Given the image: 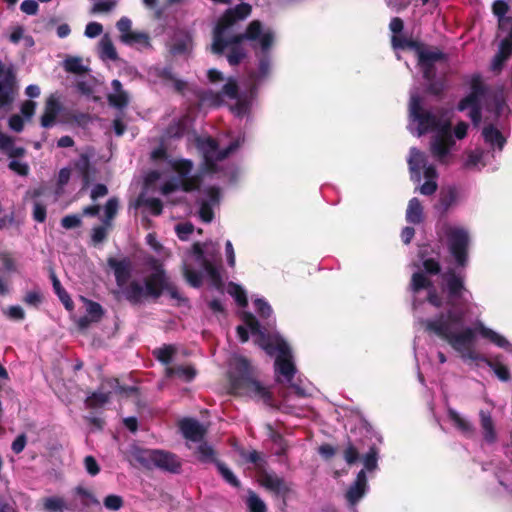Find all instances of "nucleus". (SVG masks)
Wrapping results in <instances>:
<instances>
[{"label": "nucleus", "instance_id": "36", "mask_svg": "<svg viewBox=\"0 0 512 512\" xmlns=\"http://www.w3.org/2000/svg\"><path fill=\"white\" fill-rule=\"evenodd\" d=\"M137 206L145 207L149 213L155 216L162 212V202L157 198H146L144 195H140L137 199Z\"/></svg>", "mask_w": 512, "mask_h": 512}, {"label": "nucleus", "instance_id": "21", "mask_svg": "<svg viewBox=\"0 0 512 512\" xmlns=\"http://www.w3.org/2000/svg\"><path fill=\"white\" fill-rule=\"evenodd\" d=\"M193 46L192 36L185 30H177L171 37L168 47L173 55H186Z\"/></svg>", "mask_w": 512, "mask_h": 512}, {"label": "nucleus", "instance_id": "29", "mask_svg": "<svg viewBox=\"0 0 512 512\" xmlns=\"http://www.w3.org/2000/svg\"><path fill=\"white\" fill-rule=\"evenodd\" d=\"M484 141L493 150L502 151L506 140L499 130L494 128L492 125L484 127L482 131Z\"/></svg>", "mask_w": 512, "mask_h": 512}, {"label": "nucleus", "instance_id": "59", "mask_svg": "<svg viewBox=\"0 0 512 512\" xmlns=\"http://www.w3.org/2000/svg\"><path fill=\"white\" fill-rule=\"evenodd\" d=\"M9 168L21 176H26L29 172L28 165L17 159H12L10 161Z\"/></svg>", "mask_w": 512, "mask_h": 512}, {"label": "nucleus", "instance_id": "53", "mask_svg": "<svg viewBox=\"0 0 512 512\" xmlns=\"http://www.w3.org/2000/svg\"><path fill=\"white\" fill-rule=\"evenodd\" d=\"M377 450L372 447L369 452L363 458L364 468L367 471H372L377 467Z\"/></svg>", "mask_w": 512, "mask_h": 512}, {"label": "nucleus", "instance_id": "16", "mask_svg": "<svg viewBox=\"0 0 512 512\" xmlns=\"http://www.w3.org/2000/svg\"><path fill=\"white\" fill-rule=\"evenodd\" d=\"M133 387L124 388L119 385L117 379H109L101 384V387L86 398L85 404L88 408H100L109 402L113 394L133 392Z\"/></svg>", "mask_w": 512, "mask_h": 512}, {"label": "nucleus", "instance_id": "39", "mask_svg": "<svg viewBox=\"0 0 512 512\" xmlns=\"http://www.w3.org/2000/svg\"><path fill=\"white\" fill-rule=\"evenodd\" d=\"M190 119L188 117H183L178 121L174 122L166 131V137H180L184 134L185 130L190 125Z\"/></svg>", "mask_w": 512, "mask_h": 512}, {"label": "nucleus", "instance_id": "38", "mask_svg": "<svg viewBox=\"0 0 512 512\" xmlns=\"http://www.w3.org/2000/svg\"><path fill=\"white\" fill-rule=\"evenodd\" d=\"M52 283H53V289L57 296L59 297L60 301L63 303L65 308L68 311L73 310V301L71 300L69 294L62 288L60 281L57 279V277L52 274Z\"/></svg>", "mask_w": 512, "mask_h": 512}, {"label": "nucleus", "instance_id": "4", "mask_svg": "<svg viewBox=\"0 0 512 512\" xmlns=\"http://www.w3.org/2000/svg\"><path fill=\"white\" fill-rule=\"evenodd\" d=\"M408 130L417 137L433 132L434 135L430 142L432 156L440 164L446 165L450 162L455 141L451 133L449 119L425 109L422 106V99L414 90L410 93Z\"/></svg>", "mask_w": 512, "mask_h": 512}, {"label": "nucleus", "instance_id": "19", "mask_svg": "<svg viewBox=\"0 0 512 512\" xmlns=\"http://www.w3.org/2000/svg\"><path fill=\"white\" fill-rule=\"evenodd\" d=\"M251 13V6L247 3H241L237 5L233 9H229L226 13L219 19L213 33V37L216 35L219 29H225L226 27H231L233 32L235 31V22L238 20L245 19Z\"/></svg>", "mask_w": 512, "mask_h": 512}, {"label": "nucleus", "instance_id": "9", "mask_svg": "<svg viewBox=\"0 0 512 512\" xmlns=\"http://www.w3.org/2000/svg\"><path fill=\"white\" fill-rule=\"evenodd\" d=\"M244 142V136L239 135L236 139L232 140L229 145L220 149L218 143L210 137H203L197 139V147L202 153L204 158L205 173L215 174L222 172L223 177H227L229 181L236 178L235 169L232 167H225L223 162L225 158L234 152Z\"/></svg>", "mask_w": 512, "mask_h": 512}, {"label": "nucleus", "instance_id": "5", "mask_svg": "<svg viewBox=\"0 0 512 512\" xmlns=\"http://www.w3.org/2000/svg\"><path fill=\"white\" fill-rule=\"evenodd\" d=\"M219 247L216 243H195L183 256V274L192 287H199L203 279L220 288L222 285Z\"/></svg>", "mask_w": 512, "mask_h": 512}, {"label": "nucleus", "instance_id": "62", "mask_svg": "<svg viewBox=\"0 0 512 512\" xmlns=\"http://www.w3.org/2000/svg\"><path fill=\"white\" fill-rule=\"evenodd\" d=\"M116 6L115 0H99L93 6V12H108Z\"/></svg>", "mask_w": 512, "mask_h": 512}, {"label": "nucleus", "instance_id": "64", "mask_svg": "<svg viewBox=\"0 0 512 512\" xmlns=\"http://www.w3.org/2000/svg\"><path fill=\"white\" fill-rule=\"evenodd\" d=\"M33 218L40 223L44 222L46 219V207L38 201L34 203Z\"/></svg>", "mask_w": 512, "mask_h": 512}, {"label": "nucleus", "instance_id": "48", "mask_svg": "<svg viewBox=\"0 0 512 512\" xmlns=\"http://www.w3.org/2000/svg\"><path fill=\"white\" fill-rule=\"evenodd\" d=\"M76 169L82 175L84 183L87 184L89 181V167L90 160L87 154H81L77 162L75 163Z\"/></svg>", "mask_w": 512, "mask_h": 512}, {"label": "nucleus", "instance_id": "58", "mask_svg": "<svg viewBox=\"0 0 512 512\" xmlns=\"http://www.w3.org/2000/svg\"><path fill=\"white\" fill-rule=\"evenodd\" d=\"M101 55L102 57L110 60H115L117 58L116 50L110 41L103 40L101 42Z\"/></svg>", "mask_w": 512, "mask_h": 512}, {"label": "nucleus", "instance_id": "52", "mask_svg": "<svg viewBox=\"0 0 512 512\" xmlns=\"http://www.w3.org/2000/svg\"><path fill=\"white\" fill-rule=\"evenodd\" d=\"M111 228V225H105L102 223L100 226H96L92 229V241L95 244L101 243L107 236L108 230Z\"/></svg>", "mask_w": 512, "mask_h": 512}, {"label": "nucleus", "instance_id": "18", "mask_svg": "<svg viewBox=\"0 0 512 512\" xmlns=\"http://www.w3.org/2000/svg\"><path fill=\"white\" fill-rule=\"evenodd\" d=\"M220 193L218 188L212 186L200 191L199 216L202 221L208 223L213 219V208L219 204Z\"/></svg>", "mask_w": 512, "mask_h": 512}, {"label": "nucleus", "instance_id": "35", "mask_svg": "<svg viewBox=\"0 0 512 512\" xmlns=\"http://www.w3.org/2000/svg\"><path fill=\"white\" fill-rule=\"evenodd\" d=\"M227 293L233 297L236 301V303L240 307H246L247 306V295L245 289L234 282H229L227 285Z\"/></svg>", "mask_w": 512, "mask_h": 512}, {"label": "nucleus", "instance_id": "27", "mask_svg": "<svg viewBox=\"0 0 512 512\" xmlns=\"http://www.w3.org/2000/svg\"><path fill=\"white\" fill-rule=\"evenodd\" d=\"M111 86L112 92L108 95L110 105L118 109L126 107L129 103V96L123 90L121 82L115 79L112 81Z\"/></svg>", "mask_w": 512, "mask_h": 512}, {"label": "nucleus", "instance_id": "10", "mask_svg": "<svg viewBox=\"0 0 512 512\" xmlns=\"http://www.w3.org/2000/svg\"><path fill=\"white\" fill-rule=\"evenodd\" d=\"M438 240L445 244L458 266L464 267L468 261L470 234L467 228L441 220L436 225Z\"/></svg>", "mask_w": 512, "mask_h": 512}, {"label": "nucleus", "instance_id": "46", "mask_svg": "<svg viewBox=\"0 0 512 512\" xmlns=\"http://www.w3.org/2000/svg\"><path fill=\"white\" fill-rule=\"evenodd\" d=\"M71 170L69 168H62L59 171L57 179V187L55 189V200H57L64 192V186L69 182Z\"/></svg>", "mask_w": 512, "mask_h": 512}, {"label": "nucleus", "instance_id": "31", "mask_svg": "<svg viewBox=\"0 0 512 512\" xmlns=\"http://www.w3.org/2000/svg\"><path fill=\"white\" fill-rule=\"evenodd\" d=\"M424 219L423 207L417 198H412L406 210V220L411 224H420Z\"/></svg>", "mask_w": 512, "mask_h": 512}, {"label": "nucleus", "instance_id": "28", "mask_svg": "<svg viewBox=\"0 0 512 512\" xmlns=\"http://www.w3.org/2000/svg\"><path fill=\"white\" fill-rule=\"evenodd\" d=\"M448 418L454 427L464 436L470 437L474 434V427L472 423L456 410L449 408Z\"/></svg>", "mask_w": 512, "mask_h": 512}, {"label": "nucleus", "instance_id": "3", "mask_svg": "<svg viewBox=\"0 0 512 512\" xmlns=\"http://www.w3.org/2000/svg\"><path fill=\"white\" fill-rule=\"evenodd\" d=\"M243 325L237 327V334L241 342H246L249 332L254 337L255 343L260 346L268 355H275V374L280 383L288 384L298 397L311 395L312 386L310 383L294 382L296 368L289 345L277 333H269L267 328L261 326L254 315L243 313Z\"/></svg>", "mask_w": 512, "mask_h": 512}, {"label": "nucleus", "instance_id": "23", "mask_svg": "<svg viewBox=\"0 0 512 512\" xmlns=\"http://www.w3.org/2000/svg\"><path fill=\"white\" fill-rule=\"evenodd\" d=\"M459 199V193L456 187L448 186L441 189L438 200L434 205V209L440 214L445 215L451 208H453Z\"/></svg>", "mask_w": 512, "mask_h": 512}, {"label": "nucleus", "instance_id": "61", "mask_svg": "<svg viewBox=\"0 0 512 512\" xmlns=\"http://www.w3.org/2000/svg\"><path fill=\"white\" fill-rule=\"evenodd\" d=\"M85 469L88 474L95 476L100 472V467L93 456H86L84 458Z\"/></svg>", "mask_w": 512, "mask_h": 512}, {"label": "nucleus", "instance_id": "22", "mask_svg": "<svg viewBox=\"0 0 512 512\" xmlns=\"http://www.w3.org/2000/svg\"><path fill=\"white\" fill-rule=\"evenodd\" d=\"M512 54V26L510 27L507 37L501 40L497 54L493 57L490 70L494 73H499L505 62Z\"/></svg>", "mask_w": 512, "mask_h": 512}, {"label": "nucleus", "instance_id": "30", "mask_svg": "<svg viewBox=\"0 0 512 512\" xmlns=\"http://www.w3.org/2000/svg\"><path fill=\"white\" fill-rule=\"evenodd\" d=\"M146 243L156 254V257H152L158 260L163 268V263L170 258L171 252L156 239V235L154 233H149L146 236Z\"/></svg>", "mask_w": 512, "mask_h": 512}, {"label": "nucleus", "instance_id": "25", "mask_svg": "<svg viewBox=\"0 0 512 512\" xmlns=\"http://www.w3.org/2000/svg\"><path fill=\"white\" fill-rule=\"evenodd\" d=\"M108 265L113 269L118 288H123L130 278L131 263L128 259L110 258Z\"/></svg>", "mask_w": 512, "mask_h": 512}, {"label": "nucleus", "instance_id": "6", "mask_svg": "<svg viewBox=\"0 0 512 512\" xmlns=\"http://www.w3.org/2000/svg\"><path fill=\"white\" fill-rule=\"evenodd\" d=\"M389 28L393 33L391 39L393 48L415 51L418 58V65L423 73L424 79L427 81L428 91L433 94H438L443 89V83L435 81V79L438 70L444 72L446 69L445 55L438 49L423 48L418 43L399 35L403 29V21L398 17L391 20Z\"/></svg>", "mask_w": 512, "mask_h": 512}, {"label": "nucleus", "instance_id": "54", "mask_svg": "<svg viewBox=\"0 0 512 512\" xmlns=\"http://www.w3.org/2000/svg\"><path fill=\"white\" fill-rule=\"evenodd\" d=\"M104 506L108 510L117 511L123 506V499L118 495H108L104 499Z\"/></svg>", "mask_w": 512, "mask_h": 512}, {"label": "nucleus", "instance_id": "8", "mask_svg": "<svg viewBox=\"0 0 512 512\" xmlns=\"http://www.w3.org/2000/svg\"><path fill=\"white\" fill-rule=\"evenodd\" d=\"M145 265L151 272L145 279V283L142 284L138 281H131L128 285L126 283L123 288H119L117 293L123 294L124 297L132 303L140 302L143 298L148 296L157 298L161 295L163 290L170 291L172 297L176 298L177 292L171 286L159 261L153 257H145Z\"/></svg>", "mask_w": 512, "mask_h": 512}, {"label": "nucleus", "instance_id": "33", "mask_svg": "<svg viewBox=\"0 0 512 512\" xmlns=\"http://www.w3.org/2000/svg\"><path fill=\"white\" fill-rule=\"evenodd\" d=\"M260 482L263 487L275 493H282L286 490L284 481L273 473H264Z\"/></svg>", "mask_w": 512, "mask_h": 512}, {"label": "nucleus", "instance_id": "14", "mask_svg": "<svg viewBox=\"0 0 512 512\" xmlns=\"http://www.w3.org/2000/svg\"><path fill=\"white\" fill-rule=\"evenodd\" d=\"M178 348L175 345H164L153 351V355L166 366L167 378H178L184 382L192 381L197 372L191 365H171L176 359Z\"/></svg>", "mask_w": 512, "mask_h": 512}, {"label": "nucleus", "instance_id": "63", "mask_svg": "<svg viewBox=\"0 0 512 512\" xmlns=\"http://www.w3.org/2000/svg\"><path fill=\"white\" fill-rule=\"evenodd\" d=\"M103 31V27L100 23L90 22L86 25L85 36L88 38H95L99 36Z\"/></svg>", "mask_w": 512, "mask_h": 512}, {"label": "nucleus", "instance_id": "26", "mask_svg": "<svg viewBox=\"0 0 512 512\" xmlns=\"http://www.w3.org/2000/svg\"><path fill=\"white\" fill-rule=\"evenodd\" d=\"M367 478L365 470H361L356 477L353 485L350 486L346 493V499L351 505H355L366 493Z\"/></svg>", "mask_w": 512, "mask_h": 512}, {"label": "nucleus", "instance_id": "41", "mask_svg": "<svg viewBox=\"0 0 512 512\" xmlns=\"http://www.w3.org/2000/svg\"><path fill=\"white\" fill-rule=\"evenodd\" d=\"M85 305L86 312L92 321H99L103 315V309L97 302L91 301L85 297L80 298Z\"/></svg>", "mask_w": 512, "mask_h": 512}, {"label": "nucleus", "instance_id": "20", "mask_svg": "<svg viewBox=\"0 0 512 512\" xmlns=\"http://www.w3.org/2000/svg\"><path fill=\"white\" fill-rule=\"evenodd\" d=\"M62 110L61 96L58 93H52L45 102L44 112L41 116V126L44 128L52 127L58 115Z\"/></svg>", "mask_w": 512, "mask_h": 512}, {"label": "nucleus", "instance_id": "50", "mask_svg": "<svg viewBox=\"0 0 512 512\" xmlns=\"http://www.w3.org/2000/svg\"><path fill=\"white\" fill-rule=\"evenodd\" d=\"M254 306L257 311V313L263 318V319H269L272 317L273 311L269 303L264 300L263 298H256L254 300Z\"/></svg>", "mask_w": 512, "mask_h": 512}, {"label": "nucleus", "instance_id": "49", "mask_svg": "<svg viewBox=\"0 0 512 512\" xmlns=\"http://www.w3.org/2000/svg\"><path fill=\"white\" fill-rule=\"evenodd\" d=\"M159 76L163 79L164 82H171L176 90L182 91L184 89L185 83L176 79L170 68H163L159 70Z\"/></svg>", "mask_w": 512, "mask_h": 512}, {"label": "nucleus", "instance_id": "60", "mask_svg": "<svg viewBox=\"0 0 512 512\" xmlns=\"http://www.w3.org/2000/svg\"><path fill=\"white\" fill-rule=\"evenodd\" d=\"M81 224V217L76 214L67 215L61 220V225L65 229H72L80 226Z\"/></svg>", "mask_w": 512, "mask_h": 512}, {"label": "nucleus", "instance_id": "42", "mask_svg": "<svg viewBox=\"0 0 512 512\" xmlns=\"http://www.w3.org/2000/svg\"><path fill=\"white\" fill-rule=\"evenodd\" d=\"M492 9H493V13L499 19L500 29H504L506 27V25L509 24V20L504 17L508 11L507 3L503 0H495L493 3Z\"/></svg>", "mask_w": 512, "mask_h": 512}, {"label": "nucleus", "instance_id": "47", "mask_svg": "<svg viewBox=\"0 0 512 512\" xmlns=\"http://www.w3.org/2000/svg\"><path fill=\"white\" fill-rule=\"evenodd\" d=\"M217 469L224 480L233 487H238L240 482L234 473L222 462H216Z\"/></svg>", "mask_w": 512, "mask_h": 512}, {"label": "nucleus", "instance_id": "2", "mask_svg": "<svg viewBox=\"0 0 512 512\" xmlns=\"http://www.w3.org/2000/svg\"><path fill=\"white\" fill-rule=\"evenodd\" d=\"M275 38V32L270 27L263 26L259 20L250 22L243 34L233 32L231 27L219 29L213 37L212 52L225 55L228 63L234 66L246 57L247 50L244 41H250L258 59V68L250 75V85L252 86L250 91L241 95H238L237 84L233 78L226 79L219 70L209 69L207 77L215 90H211L202 98L203 103L219 106L225 98L235 100V104L230 106L232 113L239 118L247 116L254 103L256 85L270 74V52Z\"/></svg>", "mask_w": 512, "mask_h": 512}, {"label": "nucleus", "instance_id": "44", "mask_svg": "<svg viewBox=\"0 0 512 512\" xmlns=\"http://www.w3.org/2000/svg\"><path fill=\"white\" fill-rule=\"evenodd\" d=\"M247 506L250 512H266V505L263 500L253 491H249Z\"/></svg>", "mask_w": 512, "mask_h": 512}, {"label": "nucleus", "instance_id": "43", "mask_svg": "<svg viewBox=\"0 0 512 512\" xmlns=\"http://www.w3.org/2000/svg\"><path fill=\"white\" fill-rule=\"evenodd\" d=\"M44 509L50 512H63L67 505L63 498L58 496L47 497L43 500Z\"/></svg>", "mask_w": 512, "mask_h": 512}, {"label": "nucleus", "instance_id": "37", "mask_svg": "<svg viewBox=\"0 0 512 512\" xmlns=\"http://www.w3.org/2000/svg\"><path fill=\"white\" fill-rule=\"evenodd\" d=\"M120 38L123 43L128 45H149V36L144 32L131 31L129 34H126L124 37Z\"/></svg>", "mask_w": 512, "mask_h": 512}, {"label": "nucleus", "instance_id": "11", "mask_svg": "<svg viewBox=\"0 0 512 512\" xmlns=\"http://www.w3.org/2000/svg\"><path fill=\"white\" fill-rule=\"evenodd\" d=\"M229 379L231 389L240 395L265 398L268 394L265 387L256 381L246 358L233 355L229 361Z\"/></svg>", "mask_w": 512, "mask_h": 512}, {"label": "nucleus", "instance_id": "24", "mask_svg": "<svg viewBox=\"0 0 512 512\" xmlns=\"http://www.w3.org/2000/svg\"><path fill=\"white\" fill-rule=\"evenodd\" d=\"M179 426L183 436L192 442H200L206 433V428L192 418L181 420Z\"/></svg>", "mask_w": 512, "mask_h": 512}, {"label": "nucleus", "instance_id": "45", "mask_svg": "<svg viewBox=\"0 0 512 512\" xmlns=\"http://www.w3.org/2000/svg\"><path fill=\"white\" fill-rule=\"evenodd\" d=\"M0 262L3 266L4 272H6V273L18 272L17 263L10 252L1 251L0 252Z\"/></svg>", "mask_w": 512, "mask_h": 512}, {"label": "nucleus", "instance_id": "32", "mask_svg": "<svg viewBox=\"0 0 512 512\" xmlns=\"http://www.w3.org/2000/svg\"><path fill=\"white\" fill-rule=\"evenodd\" d=\"M488 156H489V153H485L484 151L479 150V149H476L475 151H471L468 153V156L464 163V166L467 169L480 170L481 168H483L487 165V157Z\"/></svg>", "mask_w": 512, "mask_h": 512}, {"label": "nucleus", "instance_id": "57", "mask_svg": "<svg viewBox=\"0 0 512 512\" xmlns=\"http://www.w3.org/2000/svg\"><path fill=\"white\" fill-rule=\"evenodd\" d=\"M65 69L73 73H82L85 68L80 58H69L65 61Z\"/></svg>", "mask_w": 512, "mask_h": 512}, {"label": "nucleus", "instance_id": "7", "mask_svg": "<svg viewBox=\"0 0 512 512\" xmlns=\"http://www.w3.org/2000/svg\"><path fill=\"white\" fill-rule=\"evenodd\" d=\"M470 93L458 104L459 111L469 110V117L477 125L481 120L482 110L500 115L505 108V101L501 94L494 93L485 84L479 74L469 79Z\"/></svg>", "mask_w": 512, "mask_h": 512}, {"label": "nucleus", "instance_id": "13", "mask_svg": "<svg viewBox=\"0 0 512 512\" xmlns=\"http://www.w3.org/2000/svg\"><path fill=\"white\" fill-rule=\"evenodd\" d=\"M408 165L413 181L419 183L422 179V175L426 179L419 187L420 193L427 196L432 195L437 190L436 179L438 174L434 165L428 163L426 154L412 147L408 157Z\"/></svg>", "mask_w": 512, "mask_h": 512}, {"label": "nucleus", "instance_id": "40", "mask_svg": "<svg viewBox=\"0 0 512 512\" xmlns=\"http://www.w3.org/2000/svg\"><path fill=\"white\" fill-rule=\"evenodd\" d=\"M119 203L117 198H110L104 206V216L101 218L102 223L111 225V222L117 214Z\"/></svg>", "mask_w": 512, "mask_h": 512}, {"label": "nucleus", "instance_id": "55", "mask_svg": "<svg viewBox=\"0 0 512 512\" xmlns=\"http://www.w3.org/2000/svg\"><path fill=\"white\" fill-rule=\"evenodd\" d=\"M4 315H6L9 319L12 320H23L25 317V312L23 308L19 305L9 306L3 311Z\"/></svg>", "mask_w": 512, "mask_h": 512}, {"label": "nucleus", "instance_id": "12", "mask_svg": "<svg viewBox=\"0 0 512 512\" xmlns=\"http://www.w3.org/2000/svg\"><path fill=\"white\" fill-rule=\"evenodd\" d=\"M167 167L177 176L166 181L161 187L165 196L173 192H189L199 188V179L192 175L193 163L188 159L174 158L166 160Z\"/></svg>", "mask_w": 512, "mask_h": 512}, {"label": "nucleus", "instance_id": "17", "mask_svg": "<svg viewBox=\"0 0 512 512\" xmlns=\"http://www.w3.org/2000/svg\"><path fill=\"white\" fill-rule=\"evenodd\" d=\"M15 95V75L0 61V108L9 106L14 101Z\"/></svg>", "mask_w": 512, "mask_h": 512}, {"label": "nucleus", "instance_id": "51", "mask_svg": "<svg viewBox=\"0 0 512 512\" xmlns=\"http://www.w3.org/2000/svg\"><path fill=\"white\" fill-rule=\"evenodd\" d=\"M198 458L202 462H214L215 453L211 446L202 443L197 448Z\"/></svg>", "mask_w": 512, "mask_h": 512}, {"label": "nucleus", "instance_id": "1", "mask_svg": "<svg viewBox=\"0 0 512 512\" xmlns=\"http://www.w3.org/2000/svg\"><path fill=\"white\" fill-rule=\"evenodd\" d=\"M420 257L425 272H415L411 280L414 316L419 328L447 342L465 363L475 366L484 363L500 381L508 382L511 378L510 371L504 364L502 355L488 359L477 352L475 332L509 353H512V344L482 321H476L474 329L465 326V316L473 309H478V305L470 301L472 296L465 289L462 277L453 271L442 274V294L445 297L438 296L429 279V275H436L440 271L438 256L426 257L425 250H421Z\"/></svg>", "mask_w": 512, "mask_h": 512}, {"label": "nucleus", "instance_id": "15", "mask_svg": "<svg viewBox=\"0 0 512 512\" xmlns=\"http://www.w3.org/2000/svg\"><path fill=\"white\" fill-rule=\"evenodd\" d=\"M134 455L136 460L145 467L156 466L171 472H176L180 468L178 458L162 450L137 449Z\"/></svg>", "mask_w": 512, "mask_h": 512}, {"label": "nucleus", "instance_id": "34", "mask_svg": "<svg viewBox=\"0 0 512 512\" xmlns=\"http://www.w3.org/2000/svg\"><path fill=\"white\" fill-rule=\"evenodd\" d=\"M480 422L483 429V436L487 442H494L496 439V433L494 430V424L490 413L480 411Z\"/></svg>", "mask_w": 512, "mask_h": 512}, {"label": "nucleus", "instance_id": "56", "mask_svg": "<svg viewBox=\"0 0 512 512\" xmlns=\"http://www.w3.org/2000/svg\"><path fill=\"white\" fill-rule=\"evenodd\" d=\"M194 227L191 223L185 222L177 224L175 227L176 234L179 239L187 240L193 233Z\"/></svg>", "mask_w": 512, "mask_h": 512}]
</instances>
